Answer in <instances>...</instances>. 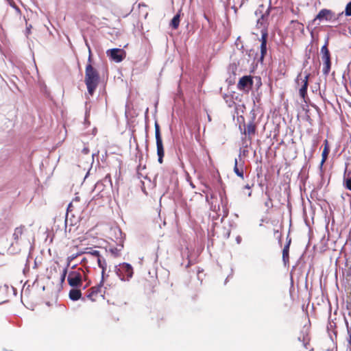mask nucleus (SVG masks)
<instances>
[{
    "instance_id": "nucleus-1",
    "label": "nucleus",
    "mask_w": 351,
    "mask_h": 351,
    "mask_svg": "<svg viewBox=\"0 0 351 351\" xmlns=\"http://www.w3.org/2000/svg\"><path fill=\"white\" fill-rule=\"evenodd\" d=\"M88 63L85 69V84L88 93L93 95L99 82V75L91 64L90 50L89 49Z\"/></svg>"
},
{
    "instance_id": "nucleus-2",
    "label": "nucleus",
    "mask_w": 351,
    "mask_h": 351,
    "mask_svg": "<svg viewBox=\"0 0 351 351\" xmlns=\"http://www.w3.org/2000/svg\"><path fill=\"white\" fill-rule=\"evenodd\" d=\"M102 284L103 282H100L99 285L92 287L88 289L85 297L82 298V301H85L86 299H87L93 302H95L103 299L104 293L102 291Z\"/></svg>"
},
{
    "instance_id": "nucleus-3",
    "label": "nucleus",
    "mask_w": 351,
    "mask_h": 351,
    "mask_svg": "<svg viewBox=\"0 0 351 351\" xmlns=\"http://www.w3.org/2000/svg\"><path fill=\"white\" fill-rule=\"evenodd\" d=\"M155 128V137L156 141V149H157V155L158 156V161L160 164L163 162V158L165 156V149L162 143V139L160 133V128L158 123L155 121L154 123Z\"/></svg>"
},
{
    "instance_id": "nucleus-4",
    "label": "nucleus",
    "mask_w": 351,
    "mask_h": 351,
    "mask_svg": "<svg viewBox=\"0 0 351 351\" xmlns=\"http://www.w3.org/2000/svg\"><path fill=\"white\" fill-rule=\"evenodd\" d=\"M116 272L121 280H129L133 276L134 270L131 265L123 263L119 264Z\"/></svg>"
},
{
    "instance_id": "nucleus-5",
    "label": "nucleus",
    "mask_w": 351,
    "mask_h": 351,
    "mask_svg": "<svg viewBox=\"0 0 351 351\" xmlns=\"http://www.w3.org/2000/svg\"><path fill=\"white\" fill-rule=\"evenodd\" d=\"M322 59L323 60V73L328 75L330 71L331 62H330V54L328 49V41L321 48Z\"/></svg>"
},
{
    "instance_id": "nucleus-6",
    "label": "nucleus",
    "mask_w": 351,
    "mask_h": 351,
    "mask_svg": "<svg viewBox=\"0 0 351 351\" xmlns=\"http://www.w3.org/2000/svg\"><path fill=\"white\" fill-rule=\"evenodd\" d=\"M82 272H84V271L82 269H79L77 271H71L69 274L67 280L71 287H77L82 285Z\"/></svg>"
},
{
    "instance_id": "nucleus-7",
    "label": "nucleus",
    "mask_w": 351,
    "mask_h": 351,
    "mask_svg": "<svg viewBox=\"0 0 351 351\" xmlns=\"http://www.w3.org/2000/svg\"><path fill=\"white\" fill-rule=\"evenodd\" d=\"M343 14V12L340 13L338 16L330 10L328 9H322L321 10L316 17L314 19V21L316 20H326L327 21H337L340 16Z\"/></svg>"
},
{
    "instance_id": "nucleus-8",
    "label": "nucleus",
    "mask_w": 351,
    "mask_h": 351,
    "mask_svg": "<svg viewBox=\"0 0 351 351\" xmlns=\"http://www.w3.org/2000/svg\"><path fill=\"white\" fill-rule=\"evenodd\" d=\"M107 56L115 62H121L126 57V52L119 48L110 49L106 51Z\"/></svg>"
},
{
    "instance_id": "nucleus-9",
    "label": "nucleus",
    "mask_w": 351,
    "mask_h": 351,
    "mask_svg": "<svg viewBox=\"0 0 351 351\" xmlns=\"http://www.w3.org/2000/svg\"><path fill=\"white\" fill-rule=\"evenodd\" d=\"M310 77V74L307 73L305 75L304 78L302 77L301 74L298 75L296 82L300 84H301V87L299 89V93L300 97L305 101V98L307 96V88L308 85V78Z\"/></svg>"
},
{
    "instance_id": "nucleus-10",
    "label": "nucleus",
    "mask_w": 351,
    "mask_h": 351,
    "mask_svg": "<svg viewBox=\"0 0 351 351\" xmlns=\"http://www.w3.org/2000/svg\"><path fill=\"white\" fill-rule=\"evenodd\" d=\"M253 86V79L250 75H245L240 78L237 84V88L240 90L249 92Z\"/></svg>"
},
{
    "instance_id": "nucleus-11",
    "label": "nucleus",
    "mask_w": 351,
    "mask_h": 351,
    "mask_svg": "<svg viewBox=\"0 0 351 351\" xmlns=\"http://www.w3.org/2000/svg\"><path fill=\"white\" fill-rule=\"evenodd\" d=\"M84 209V203L77 202L69 204L67 207V215L71 213L72 216L75 215H80Z\"/></svg>"
},
{
    "instance_id": "nucleus-12",
    "label": "nucleus",
    "mask_w": 351,
    "mask_h": 351,
    "mask_svg": "<svg viewBox=\"0 0 351 351\" xmlns=\"http://www.w3.org/2000/svg\"><path fill=\"white\" fill-rule=\"evenodd\" d=\"M256 125L254 121H251L247 123V124L246 125V128L244 129L242 133L247 136V139L249 141H251L252 136L256 134Z\"/></svg>"
},
{
    "instance_id": "nucleus-13",
    "label": "nucleus",
    "mask_w": 351,
    "mask_h": 351,
    "mask_svg": "<svg viewBox=\"0 0 351 351\" xmlns=\"http://www.w3.org/2000/svg\"><path fill=\"white\" fill-rule=\"evenodd\" d=\"M239 161L237 158L234 160V172L236 173L237 176L243 179L244 178V172H243V165L244 161L242 160L241 155L239 156Z\"/></svg>"
},
{
    "instance_id": "nucleus-14",
    "label": "nucleus",
    "mask_w": 351,
    "mask_h": 351,
    "mask_svg": "<svg viewBox=\"0 0 351 351\" xmlns=\"http://www.w3.org/2000/svg\"><path fill=\"white\" fill-rule=\"evenodd\" d=\"M267 32L266 30L262 31L261 38V59L263 60L267 53Z\"/></svg>"
},
{
    "instance_id": "nucleus-15",
    "label": "nucleus",
    "mask_w": 351,
    "mask_h": 351,
    "mask_svg": "<svg viewBox=\"0 0 351 351\" xmlns=\"http://www.w3.org/2000/svg\"><path fill=\"white\" fill-rule=\"evenodd\" d=\"M291 242V239H289L282 250V261L285 266L289 264V247Z\"/></svg>"
},
{
    "instance_id": "nucleus-16",
    "label": "nucleus",
    "mask_w": 351,
    "mask_h": 351,
    "mask_svg": "<svg viewBox=\"0 0 351 351\" xmlns=\"http://www.w3.org/2000/svg\"><path fill=\"white\" fill-rule=\"evenodd\" d=\"M324 149H323V152L322 154V160H321V163H320L321 166H322L324 165V163L326 161V160L328 158V156L330 152V147H329L328 141L327 139H326L324 141Z\"/></svg>"
},
{
    "instance_id": "nucleus-17",
    "label": "nucleus",
    "mask_w": 351,
    "mask_h": 351,
    "mask_svg": "<svg viewBox=\"0 0 351 351\" xmlns=\"http://www.w3.org/2000/svg\"><path fill=\"white\" fill-rule=\"evenodd\" d=\"M69 298L73 301H77L80 299L82 300V292L77 289H71L69 293Z\"/></svg>"
},
{
    "instance_id": "nucleus-18",
    "label": "nucleus",
    "mask_w": 351,
    "mask_h": 351,
    "mask_svg": "<svg viewBox=\"0 0 351 351\" xmlns=\"http://www.w3.org/2000/svg\"><path fill=\"white\" fill-rule=\"evenodd\" d=\"M97 262L98 263V266L101 269L102 278H101V282H104V274L106 270L107 263H106V260L104 258H103L102 257L98 258V259H97Z\"/></svg>"
},
{
    "instance_id": "nucleus-19",
    "label": "nucleus",
    "mask_w": 351,
    "mask_h": 351,
    "mask_svg": "<svg viewBox=\"0 0 351 351\" xmlns=\"http://www.w3.org/2000/svg\"><path fill=\"white\" fill-rule=\"evenodd\" d=\"M25 230V226H20L19 227H17L14 229V233H13V239L18 241L23 235Z\"/></svg>"
},
{
    "instance_id": "nucleus-20",
    "label": "nucleus",
    "mask_w": 351,
    "mask_h": 351,
    "mask_svg": "<svg viewBox=\"0 0 351 351\" xmlns=\"http://www.w3.org/2000/svg\"><path fill=\"white\" fill-rule=\"evenodd\" d=\"M265 195L267 196V198L266 201L264 202L265 206L267 208V212L268 213L269 210L273 208V201L272 199L270 197V195L265 192Z\"/></svg>"
},
{
    "instance_id": "nucleus-21",
    "label": "nucleus",
    "mask_w": 351,
    "mask_h": 351,
    "mask_svg": "<svg viewBox=\"0 0 351 351\" xmlns=\"http://www.w3.org/2000/svg\"><path fill=\"white\" fill-rule=\"evenodd\" d=\"M180 14H177L176 16H173V18L172 19L171 21V26L172 27L173 29H178V27H179V24H180Z\"/></svg>"
},
{
    "instance_id": "nucleus-22",
    "label": "nucleus",
    "mask_w": 351,
    "mask_h": 351,
    "mask_svg": "<svg viewBox=\"0 0 351 351\" xmlns=\"http://www.w3.org/2000/svg\"><path fill=\"white\" fill-rule=\"evenodd\" d=\"M298 342L299 343L304 347L305 350H308V347L310 346L309 340L308 339H305L304 337H303L302 340H301L300 337H298Z\"/></svg>"
},
{
    "instance_id": "nucleus-23",
    "label": "nucleus",
    "mask_w": 351,
    "mask_h": 351,
    "mask_svg": "<svg viewBox=\"0 0 351 351\" xmlns=\"http://www.w3.org/2000/svg\"><path fill=\"white\" fill-rule=\"evenodd\" d=\"M350 172L348 173V178H344L343 179V184L345 187L351 191V176L350 177Z\"/></svg>"
},
{
    "instance_id": "nucleus-24",
    "label": "nucleus",
    "mask_w": 351,
    "mask_h": 351,
    "mask_svg": "<svg viewBox=\"0 0 351 351\" xmlns=\"http://www.w3.org/2000/svg\"><path fill=\"white\" fill-rule=\"evenodd\" d=\"M104 182L100 180L98 181L95 185V190H97L99 193L104 191Z\"/></svg>"
},
{
    "instance_id": "nucleus-25",
    "label": "nucleus",
    "mask_w": 351,
    "mask_h": 351,
    "mask_svg": "<svg viewBox=\"0 0 351 351\" xmlns=\"http://www.w3.org/2000/svg\"><path fill=\"white\" fill-rule=\"evenodd\" d=\"M345 14L346 16H351V1L346 5Z\"/></svg>"
},
{
    "instance_id": "nucleus-26",
    "label": "nucleus",
    "mask_w": 351,
    "mask_h": 351,
    "mask_svg": "<svg viewBox=\"0 0 351 351\" xmlns=\"http://www.w3.org/2000/svg\"><path fill=\"white\" fill-rule=\"evenodd\" d=\"M101 181H103L104 182H108L110 185H112L111 177L109 173L107 174Z\"/></svg>"
},
{
    "instance_id": "nucleus-27",
    "label": "nucleus",
    "mask_w": 351,
    "mask_h": 351,
    "mask_svg": "<svg viewBox=\"0 0 351 351\" xmlns=\"http://www.w3.org/2000/svg\"><path fill=\"white\" fill-rule=\"evenodd\" d=\"M89 254L95 256L97 259H98V258H101L99 252L97 250H93V252H89Z\"/></svg>"
},
{
    "instance_id": "nucleus-28",
    "label": "nucleus",
    "mask_w": 351,
    "mask_h": 351,
    "mask_svg": "<svg viewBox=\"0 0 351 351\" xmlns=\"http://www.w3.org/2000/svg\"><path fill=\"white\" fill-rule=\"evenodd\" d=\"M66 274H67V269L64 268L63 269V271H62V275H61V278H60V280H61L62 282H63L64 281L66 276Z\"/></svg>"
},
{
    "instance_id": "nucleus-29",
    "label": "nucleus",
    "mask_w": 351,
    "mask_h": 351,
    "mask_svg": "<svg viewBox=\"0 0 351 351\" xmlns=\"http://www.w3.org/2000/svg\"><path fill=\"white\" fill-rule=\"evenodd\" d=\"M77 202H81L80 197L77 195V193H76L75 197L73 199V200L71 201V202L70 204H74V203H77Z\"/></svg>"
},
{
    "instance_id": "nucleus-30",
    "label": "nucleus",
    "mask_w": 351,
    "mask_h": 351,
    "mask_svg": "<svg viewBox=\"0 0 351 351\" xmlns=\"http://www.w3.org/2000/svg\"><path fill=\"white\" fill-rule=\"evenodd\" d=\"M228 215V209L226 208L223 209V217H226Z\"/></svg>"
},
{
    "instance_id": "nucleus-31",
    "label": "nucleus",
    "mask_w": 351,
    "mask_h": 351,
    "mask_svg": "<svg viewBox=\"0 0 351 351\" xmlns=\"http://www.w3.org/2000/svg\"><path fill=\"white\" fill-rule=\"evenodd\" d=\"M31 28H32V25H29V26L27 27L26 32H27V35L31 33Z\"/></svg>"
},
{
    "instance_id": "nucleus-32",
    "label": "nucleus",
    "mask_w": 351,
    "mask_h": 351,
    "mask_svg": "<svg viewBox=\"0 0 351 351\" xmlns=\"http://www.w3.org/2000/svg\"><path fill=\"white\" fill-rule=\"evenodd\" d=\"M189 261H188V263L186 265V267H191L192 265H193V263L188 258Z\"/></svg>"
},
{
    "instance_id": "nucleus-33",
    "label": "nucleus",
    "mask_w": 351,
    "mask_h": 351,
    "mask_svg": "<svg viewBox=\"0 0 351 351\" xmlns=\"http://www.w3.org/2000/svg\"><path fill=\"white\" fill-rule=\"evenodd\" d=\"M245 188H247V189H250V186L248 184H247V185L245 186Z\"/></svg>"
}]
</instances>
